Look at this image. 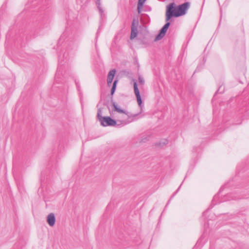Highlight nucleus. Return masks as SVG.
Here are the masks:
<instances>
[{
  "mask_svg": "<svg viewBox=\"0 0 249 249\" xmlns=\"http://www.w3.org/2000/svg\"><path fill=\"white\" fill-rule=\"evenodd\" d=\"M101 113V108H99L98 109L97 116L98 119L101 123V125L103 126H114L115 125L117 126H120L121 125L124 126L132 122V121H128L126 120L115 121L108 116H102Z\"/></svg>",
  "mask_w": 249,
  "mask_h": 249,
  "instance_id": "f257e3e1",
  "label": "nucleus"
},
{
  "mask_svg": "<svg viewBox=\"0 0 249 249\" xmlns=\"http://www.w3.org/2000/svg\"><path fill=\"white\" fill-rule=\"evenodd\" d=\"M176 14L177 12L175 4L173 2L168 4L166 6V21H168L172 17H178Z\"/></svg>",
  "mask_w": 249,
  "mask_h": 249,
  "instance_id": "f03ea898",
  "label": "nucleus"
},
{
  "mask_svg": "<svg viewBox=\"0 0 249 249\" xmlns=\"http://www.w3.org/2000/svg\"><path fill=\"white\" fill-rule=\"evenodd\" d=\"M190 3L186 2L176 7L177 17L182 16L186 14L187 9L189 8Z\"/></svg>",
  "mask_w": 249,
  "mask_h": 249,
  "instance_id": "7ed1b4c3",
  "label": "nucleus"
},
{
  "mask_svg": "<svg viewBox=\"0 0 249 249\" xmlns=\"http://www.w3.org/2000/svg\"><path fill=\"white\" fill-rule=\"evenodd\" d=\"M132 81L133 82V86H134V91L135 94L136 95V97L137 98V100L139 106L142 107V100L141 97L140 91L139 90V89L138 88V85L137 83V81L133 79Z\"/></svg>",
  "mask_w": 249,
  "mask_h": 249,
  "instance_id": "20e7f679",
  "label": "nucleus"
},
{
  "mask_svg": "<svg viewBox=\"0 0 249 249\" xmlns=\"http://www.w3.org/2000/svg\"><path fill=\"white\" fill-rule=\"evenodd\" d=\"M138 24V21L133 19L131 26V35L130 38L132 40L135 38L138 35L137 25Z\"/></svg>",
  "mask_w": 249,
  "mask_h": 249,
  "instance_id": "39448f33",
  "label": "nucleus"
},
{
  "mask_svg": "<svg viewBox=\"0 0 249 249\" xmlns=\"http://www.w3.org/2000/svg\"><path fill=\"white\" fill-rule=\"evenodd\" d=\"M170 23L167 22L160 29V33L156 36L155 40H159L161 39L165 35L168 28L169 27Z\"/></svg>",
  "mask_w": 249,
  "mask_h": 249,
  "instance_id": "423d86ee",
  "label": "nucleus"
},
{
  "mask_svg": "<svg viewBox=\"0 0 249 249\" xmlns=\"http://www.w3.org/2000/svg\"><path fill=\"white\" fill-rule=\"evenodd\" d=\"M116 72L115 69H112L109 71L107 77V84L108 86H111Z\"/></svg>",
  "mask_w": 249,
  "mask_h": 249,
  "instance_id": "0eeeda50",
  "label": "nucleus"
},
{
  "mask_svg": "<svg viewBox=\"0 0 249 249\" xmlns=\"http://www.w3.org/2000/svg\"><path fill=\"white\" fill-rule=\"evenodd\" d=\"M47 221L48 224L53 227L55 223V217L53 213H50L47 216Z\"/></svg>",
  "mask_w": 249,
  "mask_h": 249,
  "instance_id": "6e6552de",
  "label": "nucleus"
},
{
  "mask_svg": "<svg viewBox=\"0 0 249 249\" xmlns=\"http://www.w3.org/2000/svg\"><path fill=\"white\" fill-rule=\"evenodd\" d=\"M111 104L114 108L115 111L120 113L125 114L127 116V117H128V115H127V113L125 112V111H124V109L120 108L115 103V102H114L112 100H111Z\"/></svg>",
  "mask_w": 249,
  "mask_h": 249,
  "instance_id": "1a4fd4ad",
  "label": "nucleus"
},
{
  "mask_svg": "<svg viewBox=\"0 0 249 249\" xmlns=\"http://www.w3.org/2000/svg\"><path fill=\"white\" fill-rule=\"evenodd\" d=\"M146 0H139L138 2V12L140 14L141 12V8L142 7Z\"/></svg>",
  "mask_w": 249,
  "mask_h": 249,
  "instance_id": "9d476101",
  "label": "nucleus"
},
{
  "mask_svg": "<svg viewBox=\"0 0 249 249\" xmlns=\"http://www.w3.org/2000/svg\"><path fill=\"white\" fill-rule=\"evenodd\" d=\"M118 81V80L117 79H116L114 80V81L113 82V85H112V87L111 89V95H113L115 91Z\"/></svg>",
  "mask_w": 249,
  "mask_h": 249,
  "instance_id": "9b49d317",
  "label": "nucleus"
},
{
  "mask_svg": "<svg viewBox=\"0 0 249 249\" xmlns=\"http://www.w3.org/2000/svg\"><path fill=\"white\" fill-rule=\"evenodd\" d=\"M168 142V141L166 139H163L160 141V142H159V145L160 146H163L166 144H167Z\"/></svg>",
  "mask_w": 249,
  "mask_h": 249,
  "instance_id": "f8f14e48",
  "label": "nucleus"
},
{
  "mask_svg": "<svg viewBox=\"0 0 249 249\" xmlns=\"http://www.w3.org/2000/svg\"><path fill=\"white\" fill-rule=\"evenodd\" d=\"M139 82L140 84H141L142 85H143L144 84V80L143 77L141 76H139Z\"/></svg>",
  "mask_w": 249,
  "mask_h": 249,
  "instance_id": "ddd939ff",
  "label": "nucleus"
},
{
  "mask_svg": "<svg viewBox=\"0 0 249 249\" xmlns=\"http://www.w3.org/2000/svg\"><path fill=\"white\" fill-rule=\"evenodd\" d=\"M97 8L100 13L101 16L102 17L104 14V10L101 6H98Z\"/></svg>",
  "mask_w": 249,
  "mask_h": 249,
  "instance_id": "4468645a",
  "label": "nucleus"
},
{
  "mask_svg": "<svg viewBox=\"0 0 249 249\" xmlns=\"http://www.w3.org/2000/svg\"><path fill=\"white\" fill-rule=\"evenodd\" d=\"M96 4L97 6V7L98 6H101V2L100 0H96Z\"/></svg>",
  "mask_w": 249,
  "mask_h": 249,
  "instance_id": "2eb2a0df",
  "label": "nucleus"
},
{
  "mask_svg": "<svg viewBox=\"0 0 249 249\" xmlns=\"http://www.w3.org/2000/svg\"><path fill=\"white\" fill-rule=\"evenodd\" d=\"M180 187V186L178 188V190H177L176 192L173 195V196L171 197V198H172L173 197H174V196L176 195V194L177 193V192L178 191V190L179 189Z\"/></svg>",
  "mask_w": 249,
  "mask_h": 249,
  "instance_id": "dca6fc26",
  "label": "nucleus"
},
{
  "mask_svg": "<svg viewBox=\"0 0 249 249\" xmlns=\"http://www.w3.org/2000/svg\"><path fill=\"white\" fill-rule=\"evenodd\" d=\"M138 115V114H136L133 115V117H136Z\"/></svg>",
  "mask_w": 249,
  "mask_h": 249,
  "instance_id": "f3484780",
  "label": "nucleus"
},
{
  "mask_svg": "<svg viewBox=\"0 0 249 249\" xmlns=\"http://www.w3.org/2000/svg\"><path fill=\"white\" fill-rule=\"evenodd\" d=\"M221 88V87L219 88V89L217 90L216 92H218L220 90V89Z\"/></svg>",
  "mask_w": 249,
  "mask_h": 249,
  "instance_id": "a211bd4d",
  "label": "nucleus"
},
{
  "mask_svg": "<svg viewBox=\"0 0 249 249\" xmlns=\"http://www.w3.org/2000/svg\"><path fill=\"white\" fill-rule=\"evenodd\" d=\"M76 85H77V87L78 88V86L77 85V83H76Z\"/></svg>",
  "mask_w": 249,
  "mask_h": 249,
  "instance_id": "6ab92c4d",
  "label": "nucleus"
}]
</instances>
